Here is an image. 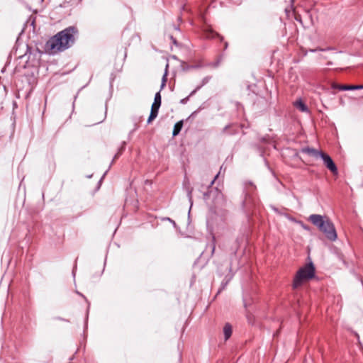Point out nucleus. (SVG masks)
Instances as JSON below:
<instances>
[{"instance_id":"20e7f679","label":"nucleus","mask_w":363,"mask_h":363,"mask_svg":"<svg viewBox=\"0 0 363 363\" xmlns=\"http://www.w3.org/2000/svg\"><path fill=\"white\" fill-rule=\"evenodd\" d=\"M160 106H161V95H160V92H157L155 96L154 102L151 107L150 114L147 119L148 123H150L155 118H156V117L157 116L158 111H159Z\"/></svg>"},{"instance_id":"423d86ee","label":"nucleus","mask_w":363,"mask_h":363,"mask_svg":"<svg viewBox=\"0 0 363 363\" xmlns=\"http://www.w3.org/2000/svg\"><path fill=\"white\" fill-rule=\"evenodd\" d=\"M203 36L206 38L208 39H212L215 38H219L220 40L223 39V38L216 31H214L210 26H206L203 28Z\"/></svg>"},{"instance_id":"9b49d317","label":"nucleus","mask_w":363,"mask_h":363,"mask_svg":"<svg viewBox=\"0 0 363 363\" xmlns=\"http://www.w3.org/2000/svg\"><path fill=\"white\" fill-rule=\"evenodd\" d=\"M182 127H183V121H180L177 122L174 126L172 135L174 136L177 135L179 133V132L181 131Z\"/></svg>"},{"instance_id":"7ed1b4c3","label":"nucleus","mask_w":363,"mask_h":363,"mask_svg":"<svg viewBox=\"0 0 363 363\" xmlns=\"http://www.w3.org/2000/svg\"><path fill=\"white\" fill-rule=\"evenodd\" d=\"M315 269L312 264L306 265L304 267L301 268L296 273L294 278L293 287L296 289L299 287L303 281L308 280L314 277Z\"/></svg>"},{"instance_id":"ddd939ff","label":"nucleus","mask_w":363,"mask_h":363,"mask_svg":"<svg viewBox=\"0 0 363 363\" xmlns=\"http://www.w3.org/2000/svg\"><path fill=\"white\" fill-rule=\"evenodd\" d=\"M215 249H216V246H215V245H213V247H212V254H213V253H214V252H215Z\"/></svg>"},{"instance_id":"1a4fd4ad","label":"nucleus","mask_w":363,"mask_h":363,"mask_svg":"<svg viewBox=\"0 0 363 363\" xmlns=\"http://www.w3.org/2000/svg\"><path fill=\"white\" fill-rule=\"evenodd\" d=\"M294 106H296V108H297L302 112H308V107L306 106V104L301 100L296 101L294 103Z\"/></svg>"},{"instance_id":"f03ea898","label":"nucleus","mask_w":363,"mask_h":363,"mask_svg":"<svg viewBox=\"0 0 363 363\" xmlns=\"http://www.w3.org/2000/svg\"><path fill=\"white\" fill-rule=\"evenodd\" d=\"M308 220L323 233L328 239L333 241L336 240L337 233L334 225L327 216L312 214Z\"/></svg>"},{"instance_id":"39448f33","label":"nucleus","mask_w":363,"mask_h":363,"mask_svg":"<svg viewBox=\"0 0 363 363\" xmlns=\"http://www.w3.org/2000/svg\"><path fill=\"white\" fill-rule=\"evenodd\" d=\"M325 167L334 174H337V169L332 158L327 154L323 152L320 157Z\"/></svg>"},{"instance_id":"0eeeda50","label":"nucleus","mask_w":363,"mask_h":363,"mask_svg":"<svg viewBox=\"0 0 363 363\" xmlns=\"http://www.w3.org/2000/svg\"><path fill=\"white\" fill-rule=\"evenodd\" d=\"M301 152L315 158L320 157L321 154L323 153L322 152H320L318 150L311 147H304L301 150Z\"/></svg>"},{"instance_id":"f257e3e1","label":"nucleus","mask_w":363,"mask_h":363,"mask_svg":"<svg viewBox=\"0 0 363 363\" xmlns=\"http://www.w3.org/2000/svg\"><path fill=\"white\" fill-rule=\"evenodd\" d=\"M78 30L69 26L50 38L45 43V50L48 54H56L68 49L75 41Z\"/></svg>"},{"instance_id":"f8f14e48","label":"nucleus","mask_w":363,"mask_h":363,"mask_svg":"<svg viewBox=\"0 0 363 363\" xmlns=\"http://www.w3.org/2000/svg\"><path fill=\"white\" fill-rule=\"evenodd\" d=\"M219 174H220V172H218V173L216 174V176L215 177V178L213 179V180L211 182V184H210L209 186H211L213 184V183L215 182L216 179H218V177H219Z\"/></svg>"},{"instance_id":"6e6552de","label":"nucleus","mask_w":363,"mask_h":363,"mask_svg":"<svg viewBox=\"0 0 363 363\" xmlns=\"http://www.w3.org/2000/svg\"><path fill=\"white\" fill-rule=\"evenodd\" d=\"M333 87L335 89H338L340 90H354L362 89L363 86L340 85L337 84H333Z\"/></svg>"},{"instance_id":"9d476101","label":"nucleus","mask_w":363,"mask_h":363,"mask_svg":"<svg viewBox=\"0 0 363 363\" xmlns=\"http://www.w3.org/2000/svg\"><path fill=\"white\" fill-rule=\"evenodd\" d=\"M225 339L227 340L232 335V326L229 323H226L223 328Z\"/></svg>"}]
</instances>
